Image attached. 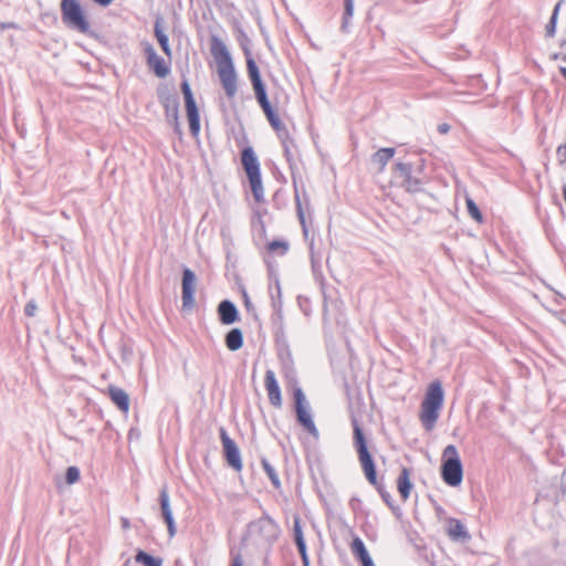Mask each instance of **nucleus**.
I'll return each mask as SVG.
<instances>
[{
	"label": "nucleus",
	"mask_w": 566,
	"mask_h": 566,
	"mask_svg": "<svg viewBox=\"0 0 566 566\" xmlns=\"http://www.w3.org/2000/svg\"><path fill=\"white\" fill-rule=\"evenodd\" d=\"M412 166L410 164L397 163L395 172L402 178V187L408 192H419L422 189V180L411 175Z\"/></svg>",
	"instance_id": "obj_9"
},
{
	"label": "nucleus",
	"mask_w": 566,
	"mask_h": 566,
	"mask_svg": "<svg viewBox=\"0 0 566 566\" xmlns=\"http://www.w3.org/2000/svg\"><path fill=\"white\" fill-rule=\"evenodd\" d=\"M310 251H311V262L312 266L315 269L317 265H319V260L316 258L314 253V245L313 242L310 244Z\"/></svg>",
	"instance_id": "obj_49"
},
{
	"label": "nucleus",
	"mask_w": 566,
	"mask_h": 566,
	"mask_svg": "<svg viewBox=\"0 0 566 566\" xmlns=\"http://www.w3.org/2000/svg\"><path fill=\"white\" fill-rule=\"evenodd\" d=\"M166 108V116L169 120H171L172 123H177V119H179V105L178 103L175 101L172 103V105H169L167 104L165 106Z\"/></svg>",
	"instance_id": "obj_37"
},
{
	"label": "nucleus",
	"mask_w": 566,
	"mask_h": 566,
	"mask_svg": "<svg viewBox=\"0 0 566 566\" xmlns=\"http://www.w3.org/2000/svg\"><path fill=\"white\" fill-rule=\"evenodd\" d=\"M442 480L450 486H458L463 479V468L455 446L449 444L442 453Z\"/></svg>",
	"instance_id": "obj_4"
},
{
	"label": "nucleus",
	"mask_w": 566,
	"mask_h": 566,
	"mask_svg": "<svg viewBox=\"0 0 566 566\" xmlns=\"http://www.w3.org/2000/svg\"><path fill=\"white\" fill-rule=\"evenodd\" d=\"M80 470L76 467H69L65 473V480L67 484H73L80 480Z\"/></svg>",
	"instance_id": "obj_39"
},
{
	"label": "nucleus",
	"mask_w": 566,
	"mask_h": 566,
	"mask_svg": "<svg viewBox=\"0 0 566 566\" xmlns=\"http://www.w3.org/2000/svg\"><path fill=\"white\" fill-rule=\"evenodd\" d=\"M245 55H247L248 75H249V78H250V81L252 83V86H253L254 84H259V83H261L263 81H262L259 67H258L254 59L251 56L250 52L245 51Z\"/></svg>",
	"instance_id": "obj_21"
},
{
	"label": "nucleus",
	"mask_w": 566,
	"mask_h": 566,
	"mask_svg": "<svg viewBox=\"0 0 566 566\" xmlns=\"http://www.w3.org/2000/svg\"><path fill=\"white\" fill-rule=\"evenodd\" d=\"M259 104H260L261 108L263 109L266 117L275 113V111L272 108V106L269 102V98L259 102Z\"/></svg>",
	"instance_id": "obj_48"
},
{
	"label": "nucleus",
	"mask_w": 566,
	"mask_h": 566,
	"mask_svg": "<svg viewBox=\"0 0 566 566\" xmlns=\"http://www.w3.org/2000/svg\"><path fill=\"white\" fill-rule=\"evenodd\" d=\"M268 250L270 252H279L280 255H284L289 251V242L282 240H274L268 244Z\"/></svg>",
	"instance_id": "obj_33"
},
{
	"label": "nucleus",
	"mask_w": 566,
	"mask_h": 566,
	"mask_svg": "<svg viewBox=\"0 0 566 566\" xmlns=\"http://www.w3.org/2000/svg\"><path fill=\"white\" fill-rule=\"evenodd\" d=\"M293 536L296 546H303L304 544H306L301 525V517L297 515L294 516L293 518Z\"/></svg>",
	"instance_id": "obj_28"
},
{
	"label": "nucleus",
	"mask_w": 566,
	"mask_h": 566,
	"mask_svg": "<svg viewBox=\"0 0 566 566\" xmlns=\"http://www.w3.org/2000/svg\"><path fill=\"white\" fill-rule=\"evenodd\" d=\"M226 346L229 350L235 352L243 345V334L240 328L230 329L224 337Z\"/></svg>",
	"instance_id": "obj_20"
},
{
	"label": "nucleus",
	"mask_w": 566,
	"mask_h": 566,
	"mask_svg": "<svg viewBox=\"0 0 566 566\" xmlns=\"http://www.w3.org/2000/svg\"><path fill=\"white\" fill-rule=\"evenodd\" d=\"M465 202H467L468 212L471 216V218L474 219L475 221H478L479 223H482L483 216H482L479 207L473 201V199L467 197Z\"/></svg>",
	"instance_id": "obj_31"
},
{
	"label": "nucleus",
	"mask_w": 566,
	"mask_h": 566,
	"mask_svg": "<svg viewBox=\"0 0 566 566\" xmlns=\"http://www.w3.org/2000/svg\"><path fill=\"white\" fill-rule=\"evenodd\" d=\"M128 525V522L125 520L124 521V526L126 527Z\"/></svg>",
	"instance_id": "obj_60"
},
{
	"label": "nucleus",
	"mask_w": 566,
	"mask_h": 566,
	"mask_svg": "<svg viewBox=\"0 0 566 566\" xmlns=\"http://www.w3.org/2000/svg\"><path fill=\"white\" fill-rule=\"evenodd\" d=\"M248 178L254 200L256 202H262L264 200V189L262 185L261 174Z\"/></svg>",
	"instance_id": "obj_22"
},
{
	"label": "nucleus",
	"mask_w": 566,
	"mask_h": 566,
	"mask_svg": "<svg viewBox=\"0 0 566 566\" xmlns=\"http://www.w3.org/2000/svg\"><path fill=\"white\" fill-rule=\"evenodd\" d=\"M562 60H563L564 62H566V54H564V55L562 56Z\"/></svg>",
	"instance_id": "obj_59"
},
{
	"label": "nucleus",
	"mask_w": 566,
	"mask_h": 566,
	"mask_svg": "<svg viewBox=\"0 0 566 566\" xmlns=\"http://www.w3.org/2000/svg\"><path fill=\"white\" fill-rule=\"evenodd\" d=\"M363 566H375V564H374V562L371 560V562H369V563H367V564H365V565H363Z\"/></svg>",
	"instance_id": "obj_58"
},
{
	"label": "nucleus",
	"mask_w": 566,
	"mask_h": 566,
	"mask_svg": "<svg viewBox=\"0 0 566 566\" xmlns=\"http://www.w3.org/2000/svg\"><path fill=\"white\" fill-rule=\"evenodd\" d=\"M295 203H296L297 218H298L300 223L302 226L303 233H304L305 237H307L308 229H307V226H306L304 210H303V207H302V202H301V198H300L297 189H295Z\"/></svg>",
	"instance_id": "obj_30"
},
{
	"label": "nucleus",
	"mask_w": 566,
	"mask_h": 566,
	"mask_svg": "<svg viewBox=\"0 0 566 566\" xmlns=\"http://www.w3.org/2000/svg\"><path fill=\"white\" fill-rule=\"evenodd\" d=\"M344 7L345 9L340 29L343 32H346L349 24V20L354 14V0H344Z\"/></svg>",
	"instance_id": "obj_29"
},
{
	"label": "nucleus",
	"mask_w": 566,
	"mask_h": 566,
	"mask_svg": "<svg viewBox=\"0 0 566 566\" xmlns=\"http://www.w3.org/2000/svg\"><path fill=\"white\" fill-rule=\"evenodd\" d=\"M154 31H155V36H156L161 50L164 51V53L167 56H170L171 49L169 46V39H168L167 34L164 32L159 21H156Z\"/></svg>",
	"instance_id": "obj_23"
},
{
	"label": "nucleus",
	"mask_w": 566,
	"mask_h": 566,
	"mask_svg": "<svg viewBox=\"0 0 566 566\" xmlns=\"http://www.w3.org/2000/svg\"><path fill=\"white\" fill-rule=\"evenodd\" d=\"M397 489L403 501L408 500L412 484L410 481V471L407 468H402L397 479Z\"/></svg>",
	"instance_id": "obj_16"
},
{
	"label": "nucleus",
	"mask_w": 566,
	"mask_h": 566,
	"mask_svg": "<svg viewBox=\"0 0 566 566\" xmlns=\"http://www.w3.org/2000/svg\"><path fill=\"white\" fill-rule=\"evenodd\" d=\"M94 2H96L97 4H99L102 7H107L113 2V0H94Z\"/></svg>",
	"instance_id": "obj_53"
},
{
	"label": "nucleus",
	"mask_w": 566,
	"mask_h": 566,
	"mask_svg": "<svg viewBox=\"0 0 566 566\" xmlns=\"http://www.w3.org/2000/svg\"><path fill=\"white\" fill-rule=\"evenodd\" d=\"M241 161L248 177L260 175V163L252 147H245L241 153Z\"/></svg>",
	"instance_id": "obj_13"
},
{
	"label": "nucleus",
	"mask_w": 566,
	"mask_h": 566,
	"mask_svg": "<svg viewBox=\"0 0 566 566\" xmlns=\"http://www.w3.org/2000/svg\"><path fill=\"white\" fill-rule=\"evenodd\" d=\"M563 3H564V0H559L554 7L552 17L546 25V36H548V38L555 36L557 19H558L559 10H560Z\"/></svg>",
	"instance_id": "obj_25"
},
{
	"label": "nucleus",
	"mask_w": 566,
	"mask_h": 566,
	"mask_svg": "<svg viewBox=\"0 0 566 566\" xmlns=\"http://www.w3.org/2000/svg\"><path fill=\"white\" fill-rule=\"evenodd\" d=\"M252 87L254 90L255 98H256L258 103L261 101L268 99L266 88H265V85L263 82H261L259 84H254Z\"/></svg>",
	"instance_id": "obj_43"
},
{
	"label": "nucleus",
	"mask_w": 566,
	"mask_h": 566,
	"mask_svg": "<svg viewBox=\"0 0 566 566\" xmlns=\"http://www.w3.org/2000/svg\"><path fill=\"white\" fill-rule=\"evenodd\" d=\"M218 314L220 322L224 325H231L239 319V312L234 305L229 300H223L218 305Z\"/></svg>",
	"instance_id": "obj_14"
},
{
	"label": "nucleus",
	"mask_w": 566,
	"mask_h": 566,
	"mask_svg": "<svg viewBox=\"0 0 566 566\" xmlns=\"http://www.w3.org/2000/svg\"><path fill=\"white\" fill-rule=\"evenodd\" d=\"M172 124H174L175 132L178 133V134H181V128H180L179 119H177V123H172Z\"/></svg>",
	"instance_id": "obj_55"
},
{
	"label": "nucleus",
	"mask_w": 566,
	"mask_h": 566,
	"mask_svg": "<svg viewBox=\"0 0 566 566\" xmlns=\"http://www.w3.org/2000/svg\"><path fill=\"white\" fill-rule=\"evenodd\" d=\"M186 111L189 120V129L192 136H197L200 132V117L196 102L187 103Z\"/></svg>",
	"instance_id": "obj_18"
},
{
	"label": "nucleus",
	"mask_w": 566,
	"mask_h": 566,
	"mask_svg": "<svg viewBox=\"0 0 566 566\" xmlns=\"http://www.w3.org/2000/svg\"><path fill=\"white\" fill-rule=\"evenodd\" d=\"M163 517L167 524L169 536L172 537L176 534V525L172 516V511L167 513H161Z\"/></svg>",
	"instance_id": "obj_40"
},
{
	"label": "nucleus",
	"mask_w": 566,
	"mask_h": 566,
	"mask_svg": "<svg viewBox=\"0 0 566 566\" xmlns=\"http://www.w3.org/2000/svg\"><path fill=\"white\" fill-rule=\"evenodd\" d=\"M353 426V446L358 454V460L365 473L367 481L374 485L382 500L390 505V494L384 489L382 483L377 479L376 465L368 450L367 439L363 432L359 421L356 417H352Z\"/></svg>",
	"instance_id": "obj_2"
},
{
	"label": "nucleus",
	"mask_w": 566,
	"mask_h": 566,
	"mask_svg": "<svg viewBox=\"0 0 566 566\" xmlns=\"http://www.w3.org/2000/svg\"><path fill=\"white\" fill-rule=\"evenodd\" d=\"M275 292H276V295L274 294L272 287H270V294H271V298H272V306L275 311H281V307H282V300H281V286H280V283L279 281L275 282Z\"/></svg>",
	"instance_id": "obj_36"
},
{
	"label": "nucleus",
	"mask_w": 566,
	"mask_h": 566,
	"mask_svg": "<svg viewBox=\"0 0 566 566\" xmlns=\"http://www.w3.org/2000/svg\"><path fill=\"white\" fill-rule=\"evenodd\" d=\"M450 128H451V127H450V125H449V124H447V123H442V124H439V125H438V132H439L440 134H447V133H449Z\"/></svg>",
	"instance_id": "obj_52"
},
{
	"label": "nucleus",
	"mask_w": 566,
	"mask_h": 566,
	"mask_svg": "<svg viewBox=\"0 0 566 566\" xmlns=\"http://www.w3.org/2000/svg\"><path fill=\"white\" fill-rule=\"evenodd\" d=\"M562 56H563V55H560L559 53H554V54L552 55V59H553V60H557V59H562Z\"/></svg>",
	"instance_id": "obj_57"
},
{
	"label": "nucleus",
	"mask_w": 566,
	"mask_h": 566,
	"mask_svg": "<svg viewBox=\"0 0 566 566\" xmlns=\"http://www.w3.org/2000/svg\"><path fill=\"white\" fill-rule=\"evenodd\" d=\"M219 434L227 463L233 470L240 472L242 470V460L237 443L229 437L227 430L223 427L219 429Z\"/></svg>",
	"instance_id": "obj_7"
},
{
	"label": "nucleus",
	"mask_w": 566,
	"mask_h": 566,
	"mask_svg": "<svg viewBox=\"0 0 566 566\" xmlns=\"http://www.w3.org/2000/svg\"><path fill=\"white\" fill-rule=\"evenodd\" d=\"M252 525L266 539H276L279 534V527L277 524L270 516L264 515L256 520Z\"/></svg>",
	"instance_id": "obj_12"
},
{
	"label": "nucleus",
	"mask_w": 566,
	"mask_h": 566,
	"mask_svg": "<svg viewBox=\"0 0 566 566\" xmlns=\"http://www.w3.org/2000/svg\"><path fill=\"white\" fill-rule=\"evenodd\" d=\"M293 398L295 402V412H296V419L301 426L306 429V431L317 438L318 437V430L312 419V415L310 412L308 405L305 399V395L303 390L300 387H296L293 392Z\"/></svg>",
	"instance_id": "obj_6"
},
{
	"label": "nucleus",
	"mask_w": 566,
	"mask_h": 566,
	"mask_svg": "<svg viewBox=\"0 0 566 566\" xmlns=\"http://www.w3.org/2000/svg\"><path fill=\"white\" fill-rule=\"evenodd\" d=\"M231 566H243L242 564V560L240 559V557H237L233 559Z\"/></svg>",
	"instance_id": "obj_54"
},
{
	"label": "nucleus",
	"mask_w": 566,
	"mask_h": 566,
	"mask_svg": "<svg viewBox=\"0 0 566 566\" xmlns=\"http://www.w3.org/2000/svg\"><path fill=\"white\" fill-rule=\"evenodd\" d=\"M264 382L270 403L276 408H280L282 406L281 389L273 370H266Z\"/></svg>",
	"instance_id": "obj_11"
},
{
	"label": "nucleus",
	"mask_w": 566,
	"mask_h": 566,
	"mask_svg": "<svg viewBox=\"0 0 566 566\" xmlns=\"http://www.w3.org/2000/svg\"><path fill=\"white\" fill-rule=\"evenodd\" d=\"M280 358H281L282 364H283V370L285 373V376L290 377L293 374L292 358H291L290 350L286 348L285 349V354L280 353Z\"/></svg>",
	"instance_id": "obj_35"
},
{
	"label": "nucleus",
	"mask_w": 566,
	"mask_h": 566,
	"mask_svg": "<svg viewBox=\"0 0 566 566\" xmlns=\"http://www.w3.org/2000/svg\"><path fill=\"white\" fill-rule=\"evenodd\" d=\"M261 464L273 486L275 489H279L281 486V482L275 469L270 464V462L265 458L261 459Z\"/></svg>",
	"instance_id": "obj_27"
},
{
	"label": "nucleus",
	"mask_w": 566,
	"mask_h": 566,
	"mask_svg": "<svg viewBox=\"0 0 566 566\" xmlns=\"http://www.w3.org/2000/svg\"><path fill=\"white\" fill-rule=\"evenodd\" d=\"M36 310H38V305H36L35 301L31 300L27 303V305L24 307V314L29 317H32L35 315Z\"/></svg>",
	"instance_id": "obj_45"
},
{
	"label": "nucleus",
	"mask_w": 566,
	"mask_h": 566,
	"mask_svg": "<svg viewBox=\"0 0 566 566\" xmlns=\"http://www.w3.org/2000/svg\"><path fill=\"white\" fill-rule=\"evenodd\" d=\"M61 12L65 25L84 34L90 32V23L77 0H62Z\"/></svg>",
	"instance_id": "obj_5"
},
{
	"label": "nucleus",
	"mask_w": 566,
	"mask_h": 566,
	"mask_svg": "<svg viewBox=\"0 0 566 566\" xmlns=\"http://www.w3.org/2000/svg\"><path fill=\"white\" fill-rule=\"evenodd\" d=\"M252 87L254 90L255 98H256L258 103L261 101L268 99L266 88H265V85L263 82H261L259 84H254Z\"/></svg>",
	"instance_id": "obj_42"
},
{
	"label": "nucleus",
	"mask_w": 566,
	"mask_h": 566,
	"mask_svg": "<svg viewBox=\"0 0 566 566\" xmlns=\"http://www.w3.org/2000/svg\"><path fill=\"white\" fill-rule=\"evenodd\" d=\"M356 558L360 560L361 565H365V564H367V563L373 560L368 552H366L363 555H359Z\"/></svg>",
	"instance_id": "obj_51"
},
{
	"label": "nucleus",
	"mask_w": 566,
	"mask_h": 566,
	"mask_svg": "<svg viewBox=\"0 0 566 566\" xmlns=\"http://www.w3.org/2000/svg\"><path fill=\"white\" fill-rule=\"evenodd\" d=\"M181 91L185 97V104L196 102L188 81L185 80L181 83Z\"/></svg>",
	"instance_id": "obj_44"
},
{
	"label": "nucleus",
	"mask_w": 566,
	"mask_h": 566,
	"mask_svg": "<svg viewBox=\"0 0 566 566\" xmlns=\"http://www.w3.org/2000/svg\"><path fill=\"white\" fill-rule=\"evenodd\" d=\"M210 51L216 60L217 73L226 96L232 99L238 93V75L231 54L224 42L216 35L211 38Z\"/></svg>",
	"instance_id": "obj_1"
},
{
	"label": "nucleus",
	"mask_w": 566,
	"mask_h": 566,
	"mask_svg": "<svg viewBox=\"0 0 566 566\" xmlns=\"http://www.w3.org/2000/svg\"><path fill=\"white\" fill-rule=\"evenodd\" d=\"M395 148H380L371 156V163L378 166L379 171H382L387 166L388 161L395 156Z\"/></svg>",
	"instance_id": "obj_19"
},
{
	"label": "nucleus",
	"mask_w": 566,
	"mask_h": 566,
	"mask_svg": "<svg viewBox=\"0 0 566 566\" xmlns=\"http://www.w3.org/2000/svg\"><path fill=\"white\" fill-rule=\"evenodd\" d=\"M350 548H352V553L354 554L355 557H358L359 555H363L367 552V548H366L364 542L359 537H355L353 539Z\"/></svg>",
	"instance_id": "obj_38"
},
{
	"label": "nucleus",
	"mask_w": 566,
	"mask_h": 566,
	"mask_svg": "<svg viewBox=\"0 0 566 566\" xmlns=\"http://www.w3.org/2000/svg\"><path fill=\"white\" fill-rule=\"evenodd\" d=\"M145 54L147 59V66L155 73L156 76L164 78L169 74V65L163 57L157 54L153 45L149 44L146 46Z\"/></svg>",
	"instance_id": "obj_10"
},
{
	"label": "nucleus",
	"mask_w": 566,
	"mask_h": 566,
	"mask_svg": "<svg viewBox=\"0 0 566 566\" xmlns=\"http://www.w3.org/2000/svg\"><path fill=\"white\" fill-rule=\"evenodd\" d=\"M559 72L566 78V67L565 66H560L559 67Z\"/></svg>",
	"instance_id": "obj_56"
},
{
	"label": "nucleus",
	"mask_w": 566,
	"mask_h": 566,
	"mask_svg": "<svg viewBox=\"0 0 566 566\" xmlns=\"http://www.w3.org/2000/svg\"><path fill=\"white\" fill-rule=\"evenodd\" d=\"M197 276L192 270L185 268L181 282V301L184 308H191L195 304Z\"/></svg>",
	"instance_id": "obj_8"
},
{
	"label": "nucleus",
	"mask_w": 566,
	"mask_h": 566,
	"mask_svg": "<svg viewBox=\"0 0 566 566\" xmlns=\"http://www.w3.org/2000/svg\"><path fill=\"white\" fill-rule=\"evenodd\" d=\"M108 396L119 410L126 412L129 409V397L127 392L116 386H108Z\"/></svg>",
	"instance_id": "obj_15"
},
{
	"label": "nucleus",
	"mask_w": 566,
	"mask_h": 566,
	"mask_svg": "<svg viewBox=\"0 0 566 566\" xmlns=\"http://www.w3.org/2000/svg\"><path fill=\"white\" fill-rule=\"evenodd\" d=\"M243 301H244V306H245L247 311L249 313H251L254 318H256L255 308H254L249 295L247 294V292H243Z\"/></svg>",
	"instance_id": "obj_46"
},
{
	"label": "nucleus",
	"mask_w": 566,
	"mask_h": 566,
	"mask_svg": "<svg viewBox=\"0 0 566 566\" xmlns=\"http://www.w3.org/2000/svg\"><path fill=\"white\" fill-rule=\"evenodd\" d=\"M444 399L441 382L432 381L421 403L420 420L426 430L434 428Z\"/></svg>",
	"instance_id": "obj_3"
},
{
	"label": "nucleus",
	"mask_w": 566,
	"mask_h": 566,
	"mask_svg": "<svg viewBox=\"0 0 566 566\" xmlns=\"http://www.w3.org/2000/svg\"><path fill=\"white\" fill-rule=\"evenodd\" d=\"M280 140L284 149V155L287 161L291 163L293 158V148H295L294 140L291 138L290 133L286 134V138H280Z\"/></svg>",
	"instance_id": "obj_32"
},
{
	"label": "nucleus",
	"mask_w": 566,
	"mask_h": 566,
	"mask_svg": "<svg viewBox=\"0 0 566 566\" xmlns=\"http://www.w3.org/2000/svg\"><path fill=\"white\" fill-rule=\"evenodd\" d=\"M356 558L360 560L361 565H365V564H367V563L373 560L368 552H366L363 555H359Z\"/></svg>",
	"instance_id": "obj_50"
},
{
	"label": "nucleus",
	"mask_w": 566,
	"mask_h": 566,
	"mask_svg": "<svg viewBox=\"0 0 566 566\" xmlns=\"http://www.w3.org/2000/svg\"><path fill=\"white\" fill-rule=\"evenodd\" d=\"M135 560L144 566H163V559L160 557L151 556L142 549L137 552Z\"/></svg>",
	"instance_id": "obj_24"
},
{
	"label": "nucleus",
	"mask_w": 566,
	"mask_h": 566,
	"mask_svg": "<svg viewBox=\"0 0 566 566\" xmlns=\"http://www.w3.org/2000/svg\"><path fill=\"white\" fill-rule=\"evenodd\" d=\"M296 547L301 555L303 566H310V559H308V555H307L306 544H304L303 546H296Z\"/></svg>",
	"instance_id": "obj_47"
},
{
	"label": "nucleus",
	"mask_w": 566,
	"mask_h": 566,
	"mask_svg": "<svg viewBox=\"0 0 566 566\" xmlns=\"http://www.w3.org/2000/svg\"><path fill=\"white\" fill-rule=\"evenodd\" d=\"M272 128L276 132L279 138H286V134L289 130L286 126L282 123L279 115L276 113L266 117Z\"/></svg>",
	"instance_id": "obj_26"
},
{
	"label": "nucleus",
	"mask_w": 566,
	"mask_h": 566,
	"mask_svg": "<svg viewBox=\"0 0 566 566\" xmlns=\"http://www.w3.org/2000/svg\"><path fill=\"white\" fill-rule=\"evenodd\" d=\"M163 517L167 524L169 536L172 537L176 534V525L172 516V511L167 513H161Z\"/></svg>",
	"instance_id": "obj_41"
},
{
	"label": "nucleus",
	"mask_w": 566,
	"mask_h": 566,
	"mask_svg": "<svg viewBox=\"0 0 566 566\" xmlns=\"http://www.w3.org/2000/svg\"><path fill=\"white\" fill-rule=\"evenodd\" d=\"M447 532L449 537L453 541H464L470 537L464 525L457 518H449Z\"/></svg>",
	"instance_id": "obj_17"
},
{
	"label": "nucleus",
	"mask_w": 566,
	"mask_h": 566,
	"mask_svg": "<svg viewBox=\"0 0 566 566\" xmlns=\"http://www.w3.org/2000/svg\"><path fill=\"white\" fill-rule=\"evenodd\" d=\"M159 503H160L161 513L171 512L169 494H168V490H167L166 485L163 486L159 492Z\"/></svg>",
	"instance_id": "obj_34"
}]
</instances>
